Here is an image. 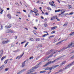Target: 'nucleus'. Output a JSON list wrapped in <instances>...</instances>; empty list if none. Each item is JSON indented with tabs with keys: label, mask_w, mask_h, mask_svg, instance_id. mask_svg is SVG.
Here are the masks:
<instances>
[{
	"label": "nucleus",
	"mask_w": 74,
	"mask_h": 74,
	"mask_svg": "<svg viewBox=\"0 0 74 74\" xmlns=\"http://www.w3.org/2000/svg\"><path fill=\"white\" fill-rule=\"evenodd\" d=\"M56 60L53 61H49L45 65L43 66V67H45V66H48L49 64H51V63H54L55 62Z\"/></svg>",
	"instance_id": "f257e3e1"
},
{
	"label": "nucleus",
	"mask_w": 74,
	"mask_h": 74,
	"mask_svg": "<svg viewBox=\"0 0 74 74\" xmlns=\"http://www.w3.org/2000/svg\"><path fill=\"white\" fill-rule=\"evenodd\" d=\"M52 55L51 56H48L46 58H45V59L44 60V61H42L43 62H45L46 61H49V58H50V57H52Z\"/></svg>",
	"instance_id": "f03ea898"
},
{
	"label": "nucleus",
	"mask_w": 74,
	"mask_h": 74,
	"mask_svg": "<svg viewBox=\"0 0 74 74\" xmlns=\"http://www.w3.org/2000/svg\"><path fill=\"white\" fill-rule=\"evenodd\" d=\"M39 64H38L36 65V66H34L32 68V69H31V70H35L36 69H37L38 68L40 67L39 66Z\"/></svg>",
	"instance_id": "7ed1b4c3"
},
{
	"label": "nucleus",
	"mask_w": 74,
	"mask_h": 74,
	"mask_svg": "<svg viewBox=\"0 0 74 74\" xmlns=\"http://www.w3.org/2000/svg\"><path fill=\"white\" fill-rule=\"evenodd\" d=\"M24 52L23 53V54L21 55H20V56H18L16 58V59H18H18L19 60L20 59V58H21L23 56V55H24Z\"/></svg>",
	"instance_id": "20e7f679"
},
{
	"label": "nucleus",
	"mask_w": 74,
	"mask_h": 74,
	"mask_svg": "<svg viewBox=\"0 0 74 74\" xmlns=\"http://www.w3.org/2000/svg\"><path fill=\"white\" fill-rule=\"evenodd\" d=\"M8 42H10V40H7L6 41H5V40H3L2 42V44H5L8 43Z\"/></svg>",
	"instance_id": "39448f33"
},
{
	"label": "nucleus",
	"mask_w": 74,
	"mask_h": 74,
	"mask_svg": "<svg viewBox=\"0 0 74 74\" xmlns=\"http://www.w3.org/2000/svg\"><path fill=\"white\" fill-rule=\"evenodd\" d=\"M7 32H7L6 33H14V31L11 30H7Z\"/></svg>",
	"instance_id": "423d86ee"
},
{
	"label": "nucleus",
	"mask_w": 74,
	"mask_h": 74,
	"mask_svg": "<svg viewBox=\"0 0 74 74\" xmlns=\"http://www.w3.org/2000/svg\"><path fill=\"white\" fill-rule=\"evenodd\" d=\"M73 45V43H71L69 45L68 47H66V49H67L68 48H70L71 47H72V46Z\"/></svg>",
	"instance_id": "0eeeda50"
},
{
	"label": "nucleus",
	"mask_w": 74,
	"mask_h": 74,
	"mask_svg": "<svg viewBox=\"0 0 74 74\" xmlns=\"http://www.w3.org/2000/svg\"><path fill=\"white\" fill-rule=\"evenodd\" d=\"M65 49H66V47H63L60 50L58 51L59 52H61L62 51H63V50H64Z\"/></svg>",
	"instance_id": "6e6552de"
},
{
	"label": "nucleus",
	"mask_w": 74,
	"mask_h": 74,
	"mask_svg": "<svg viewBox=\"0 0 74 74\" xmlns=\"http://www.w3.org/2000/svg\"><path fill=\"white\" fill-rule=\"evenodd\" d=\"M25 62H26V61L25 60L24 62H23L22 64V65L21 67H23L25 66Z\"/></svg>",
	"instance_id": "1a4fd4ad"
},
{
	"label": "nucleus",
	"mask_w": 74,
	"mask_h": 74,
	"mask_svg": "<svg viewBox=\"0 0 74 74\" xmlns=\"http://www.w3.org/2000/svg\"><path fill=\"white\" fill-rule=\"evenodd\" d=\"M64 70V68H63V69H60L58 72H56V73L57 74V73H60V72H62V71H63Z\"/></svg>",
	"instance_id": "9d476101"
},
{
	"label": "nucleus",
	"mask_w": 74,
	"mask_h": 74,
	"mask_svg": "<svg viewBox=\"0 0 74 74\" xmlns=\"http://www.w3.org/2000/svg\"><path fill=\"white\" fill-rule=\"evenodd\" d=\"M3 50H2L0 51V56H1L3 55Z\"/></svg>",
	"instance_id": "9b49d317"
},
{
	"label": "nucleus",
	"mask_w": 74,
	"mask_h": 74,
	"mask_svg": "<svg viewBox=\"0 0 74 74\" xmlns=\"http://www.w3.org/2000/svg\"><path fill=\"white\" fill-rule=\"evenodd\" d=\"M25 71V69H23V70L21 71L20 72H18V73L17 74H21V73H22V72H23V71Z\"/></svg>",
	"instance_id": "f8f14e48"
},
{
	"label": "nucleus",
	"mask_w": 74,
	"mask_h": 74,
	"mask_svg": "<svg viewBox=\"0 0 74 74\" xmlns=\"http://www.w3.org/2000/svg\"><path fill=\"white\" fill-rule=\"evenodd\" d=\"M49 4H50V5H51V6H54V7H55V4H52V2H49Z\"/></svg>",
	"instance_id": "ddd939ff"
},
{
	"label": "nucleus",
	"mask_w": 74,
	"mask_h": 74,
	"mask_svg": "<svg viewBox=\"0 0 74 74\" xmlns=\"http://www.w3.org/2000/svg\"><path fill=\"white\" fill-rule=\"evenodd\" d=\"M66 61H64L63 62H62L61 64L60 65L61 66H62V65H63L64 64H65L66 63Z\"/></svg>",
	"instance_id": "4468645a"
},
{
	"label": "nucleus",
	"mask_w": 74,
	"mask_h": 74,
	"mask_svg": "<svg viewBox=\"0 0 74 74\" xmlns=\"http://www.w3.org/2000/svg\"><path fill=\"white\" fill-rule=\"evenodd\" d=\"M4 67V65H2L1 67H0V70H1L3 69V67Z\"/></svg>",
	"instance_id": "2eb2a0df"
},
{
	"label": "nucleus",
	"mask_w": 74,
	"mask_h": 74,
	"mask_svg": "<svg viewBox=\"0 0 74 74\" xmlns=\"http://www.w3.org/2000/svg\"><path fill=\"white\" fill-rule=\"evenodd\" d=\"M53 50H51L50 51H48V52H47V54H49V53H51V52H52V51H53Z\"/></svg>",
	"instance_id": "dca6fc26"
},
{
	"label": "nucleus",
	"mask_w": 74,
	"mask_h": 74,
	"mask_svg": "<svg viewBox=\"0 0 74 74\" xmlns=\"http://www.w3.org/2000/svg\"><path fill=\"white\" fill-rule=\"evenodd\" d=\"M8 17V18H9V19H11V15L10 14H9L7 15Z\"/></svg>",
	"instance_id": "f3484780"
},
{
	"label": "nucleus",
	"mask_w": 74,
	"mask_h": 74,
	"mask_svg": "<svg viewBox=\"0 0 74 74\" xmlns=\"http://www.w3.org/2000/svg\"><path fill=\"white\" fill-rule=\"evenodd\" d=\"M55 18H56V16H54L51 18V21L53 20V19H55Z\"/></svg>",
	"instance_id": "a211bd4d"
},
{
	"label": "nucleus",
	"mask_w": 74,
	"mask_h": 74,
	"mask_svg": "<svg viewBox=\"0 0 74 74\" xmlns=\"http://www.w3.org/2000/svg\"><path fill=\"white\" fill-rule=\"evenodd\" d=\"M46 72V71H42L40 72V73H45Z\"/></svg>",
	"instance_id": "6ab92c4d"
},
{
	"label": "nucleus",
	"mask_w": 74,
	"mask_h": 74,
	"mask_svg": "<svg viewBox=\"0 0 74 74\" xmlns=\"http://www.w3.org/2000/svg\"><path fill=\"white\" fill-rule=\"evenodd\" d=\"M63 41H64V40H62L59 42H58V43H57L56 44V45H58V44H60V43H61V42H63Z\"/></svg>",
	"instance_id": "aec40b11"
},
{
	"label": "nucleus",
	"mask_w": 74,
	"mask_h": 74,
	"mask_svg": "<svg viewBox=\"0 0 74 74\" xmlns=\"http://www.w3.org/2000/svg\"><path fill=\"white\" fill-rule=\"evenodd\" d=\"M52 67H49V72L50 73L51 72V71L52 70Z\"/></svg>",
	"instance_id": "412c9836"
},
{
	"label": "nucleus",
	"mask_w": 74,
	"mask_h": 74,
	"mask_svg": "<svg viewBox=\"0 0 74 74\" xmlns=\"http://www.w3.org/2000/svg\"><path fill=\"white\" fill-rule=\"evenodd\" d=\"M6 58V56H4L1 59V60H3L4 59H5Z\"/></svg>",
	"instance_id": "4be33fe9"
},
{
	"label": "nucleus",
	"mask_w": 74,
	"mask_h": 74,
	"mask_svg": "<svg viewBox=\"0 0 74 74\" xmlns=\"http://www.w3.org/2000/svg\"><path fill=\"white\" fill-rule=\"evenodd\" d=\"M9 60V59H7L6 60H5L4 62V63L5 64H7V62H8Z\"/></svg>",
	"instance_id": "5701e85b"
},
{
	"label": "nucleus",
	"mask_w": 74,
	"mask_h": 74,
	"mask_svg": "<svg viewBox=\"0 0 74 74\" xmlns=\"http://www.w3.org/2000/svg\"><path fill=\"white\" fill-rule=\"evenodd\" d=\"M72 65V64H71V63L70 64H69L68 65H67V67H70L71 66V65Z\"/></svg>",
	"instance_id": "b1692460"
},
{
	"label": "nucleus",
	"mask_w": 74,
	"mask_h": 74,
	"mask_svg": "<svg viewBox=\"0 0 74 74\" xmlns=\"http://www.w3.org/2000/svg\"><path fill=\"white\" fill-rule=\"evenodd\" d=\"M51 68L53 69H55L56 68V66L55 65H53V66Z\"/></svg>",
	"instance_id": "393cba45"
},
{
	"label": "nucleus",
	"mask_w": 74,
	"mask_h": 74,
	"mask_svg": "<svg viewBox=\"0 0 74 74\" xmlns=\"http://www.w3.org/2000/svg\"><path fill=\"white\" fill-rule=\"evenodd\" d=\"M67 23H67V22H66V23L63 25V26H67Z\"/></svg>",
	"instance_id": "a878e982"
},
{
	"label": "nucleus",
	"mask_w": 74,
	"mask_h": 74,
	"mask_svg": "<svg viewBox=\"0 0 74 74\" xmlns=\"http://www.w3.org/2000/svg\"><path fill=\"white\" fill-rule=\"evenodd\" d=\"M65 12V11L63 10H62L61 12V13H62V14H63Z\"/></svg>",
	"instance_id": "bb28decb"
},
{
	"label": "nucleus",
	"mask_w": 74,
	"mask_h": 74,
	"mask_svg": "<svg viewBox=\"0 0 74 74\" xmlns=\"http://www.w3.org/2000/svg\"><path fill=\"white\" fill-rule=\"evenodd\" d=\"M42 46V45H39L37 47V48H39V47H41Z\"/></svg>",
	"instance_id": "cd10ccee"
},
{
	"label": "nucleus",
	"mask_w": 74,
	"mask_h": 74,
	"mask_svg": "<svg viewBox=\"0 0 74 74\" xmlns=\"http://www.w3.org/2000/svg\"><path fill=\"white\" fill-rule=\"evenodd\" d=\"M5 29H8L10 28V26L7 27V25H6L5 26Z\"/></svg>",
	"instance_id": "c85d7f7f"
},
{
	"label": "nucleus",
	"mask_w": 74,
	"mask_h": 74,
	"mask_svg": "<svg viewBox=\"0 0 74 74\" xmlns=\"http://www.w3.org/2000/svg\"><path fill=\"white\" fill-rule=\"evenodd\" d=\"M74 34V32H71L70 34V36H72V35H73V34Z\"/></svg>",
	"instance_id": "c756f323"
},
{
	"label": "nucleus",
	"mask_w": 74,
	"mask_h": 74,
	"mask_svg": "<svg viewBox=\"0 0 74 74\" xmlns=\"http://www.w3.org/2000/svg\"><path fill=\"white\" fill-rule=\"evenodd\" d=\"M72 7L71 5H69L68 6V8H69V9H70Z\"/></svg>",
	"instance_id": "7c9ffc66"
},
{
	"label": "nucleus",
	"mask_w": 74,
	"mask_h": 74,
	"mask_svg": "<svg viewBox=\"0 0 74 74\" xmlns=\"http://www.w3.org/2000/svg\"><path fill=\"white\" fill-rule=\"evenodd\" d=\"M55 27H52L51 29V30H54V29H55Z\"/></svg>",
	"instance_id": "2f4dec72"
},
{
	"label": "nucleus",
	"mask_w": 74,
	"mask_h": 74,
	"mask_svg": "<svg viewBox=\"0 0 74 74\" xmlns=\"http://www.w3.org/2000/svg\"><path fill=\"white\" fill-rule=\"evenodd\" d=\"M33 71H30L29 72H28L27 73L28 74H30V73H33Z\"/></svg>",
	"instance_id": "473e14b6"
},
{
	"label": "nucleus",
	"mask_w": 74,
	"mask_h": 74,
	"mask_svg": "<svg viewBox=\"0 0 74 74\" xmlns=\"http://www.w3.org/2000/svg\"><path fill=\"white\" fill-rule=\"evenodd\" d=\"M56 32L55 31H53L51 32V34H53V33H55Z\"/></svg>",
	"instance_id": "72a5a7b5"
},
{
	"label": "nucleus",
	"mask_w": 74,
	"mask_h": 74,
	"mask_svg": "<svg viewBox=\"0 0 74 74\" xmlns=\"http://www.w3.org/2000/svg\"><path fill=\"white\" fill-rule=\"evenodd\" d=\"M19 49L17 50L14 51V52H19Z\"/></svg>",
	"instance_id": "f704fd0d"
},
{
	"label": "nucleus",
	"mask_w": 74,
	"mask_h": 74,
	"mask_svg": "<svg viewBox=\"0 0 74 74\" xmlns=\"http://www.w3.org/2000/svg\"><path fill=\"white\" fill-rule=\"evenodd\" d=\"M34 10L35 11H36V12H38V10H37L36 9V8H34Z\"/></svg>",
	"instance_id": "c9c22d12"
},
{
	"label": "nucleus",
	"mask_w": 74,
	"mask_h": 74,
	"mask_svg": "<svg viewBox=\"0 0 74 74\" xmlns=\"http://www.w3.org/2000/svg\"><path fill=\"white\" fill-rule=\"evenodd\" d=\"M29 42H27L25 44V45L24 46V47H26V46H27V44H28Z\"/></svg>",
	"instance_id": "e433bc0d"
},
{
	"label": "nucleus",
	"mask_w": 74,
	"mask_h": 74,
	"mask_svg": "<svg viewBox=\"0 0 74 74\" xmlns=\"http://www.w3.org/2000/svg\"><path fill=\"white\" fill-rule=\"evenodd\" d=\"M47 9L49 10H50V11L51 10V9L50 8L47 7Z\"/></svg>",
	"instance_id": "4c0bfd02"
},
{
	"label": "nucleus",
	"mask_w": 74,
	"mask_h": 74,
	"mask_svg": "<svg viewBox=\"0 0 74 74\" xmlns=\"http://www.w3.org/2000/svg\"><path fill=\"white\" fill-rule=\"evenodd\" d=\"M68 14V13H65V14H63V15L64 16H66V15H67V14Z\"/></svg>",
	"instance_id": "58836bf2"
},
{
	"label": "nucleus",
	"mask_w": 74,
	"mask_h": 74,
	"mask_svg": "<svg viewBox=\"0 0 74 74\" xmlns=\"http://www.w3.org/2000/svg\"><path fill=\"white\" fill-rule=\"evenodd\" d=\"M60 11V10L59 9L57 10H56V12H59Z\"/></svg>",
	"instance_id": "ea45409f"
},
{
	"label": "nucleus",
	"mask_w": 74,
	"mask_h": 74,
	"mask_svg": "<svg viewBox=\"0 0 74 74\" xmlns=\"http://www.w3.org/2000/svg\"><path fill=\"white\" fill-rule=\"evenodd\" d=\"M5 71H8V68H6L5 70Z\"/></svg>",
	"instance_id": "a19ab883"
},
{
	"label": "nucleus",
	"mask_w": 74,
	"mask_h": 74,
	"mask_svg": "<svg viewBox=\"0 0 74 74\" xmlns=\"http://www.w3.org/2000/svg\"><path fill=\"white\" fill-rule=\"evenodd\" d=\"M56 19L58 21H60V19H58V18H56Z\"/></svg>",
	"instance_id": "79ce46f5"
},
{
	"label": "nucleus",
	"mask_w": 74,
	"mask_h": 74,
	"mask_svg": "<svg viewBox=\"0 0 74 74\" xmlns=\"http://www.w3.org/2000/svg\"><path fill=\"white\" fill-rule=\"evenodd\" d=\"M30 40L31 41H34V39L33 38H30Z\"/></svg>",
	"instance_id": "37998d69"
},
{
	"label": "nucleus",
	"mask_w": 74,
	"mask_h": 74,
	"mask_svg": "<svg viewBox=\"0 0 74 74\" xmlns=\"http://www.w3.org/2000/svg\"><path fill=\"white\" fill-rule=\"evenodd\" d=\"M36 41H40V39L39 38L36 39Z\"/></svg>",
	"instance_id": "c03bdc74"
},
{
	"label": "nucleus",
	"mask_w": 74,
	"mask_h": 74,
	"mask_svg": "<svg viewBox=\"0 0 74 74\" xmlns=\"http://www.w3.org/2000/svg\"><path fill=\"white\" fill-rule=\"evenodd\" d=\"M66 56L65 55H63L62 56L60 57V58H63V57H64V56Z\"/></svg>",
	"instance_id": "a18cd8bd"
},
{
	"label": "nucleus",
	"mask_w": 74,
	"mask_h": 74,
	"mask_svg": "<svg viewBox=\"0 0 74 74\" xmlns=\"http://www.w3.org/2000/svg\"><path fill=\"white\" fill-rule=\"evenodd\" d=\"M44 26H45V27H47V25L46 24H45L44 25Z\"/></svg>",
	"instance_id": "49530a36"
},
{
	"label": "nucleus",
	"mask_w": 74,
	"mask_h": 74,
	"mask_svg": "<svg viewBox=\"0 0 74 74\" xmlns=\"http://www.w3.org/2000/svg\"><path fill=\"white\" fill-rule=\"evenodd\" d=\"M39 58H40V57L39 56H38V57H37V58L36 59V60H38V59H39Z\"/></svg>",
	"instance_id": "de8ad7c7"
},
{
	"label": "nucleus",
	"mask_w": 74,
	"mask_h": 74,
	"mask_svg": "<svg viewBox=\"0 0 74 74\" xmlns=\"http://www.w3.org/2000/svg\"><path fill=\"white\" fill-rule=\"evenodd\" d=\"M73 14V12H71L69 14V15H72V14Z\"/></svg>",
	"instance_id": "09e8293b"
},
{
	"label": "nucleus",
	"mask_w": 74,
	"mask_h": 74,
	"mask_svg": "<svg viewBox=\"0 0 74 74\" xmlns=\"http://www.w3.org/2000/svg\"><path fill=\"white\" fill-rule=\"evenodd\" d=\"M46 36H47V35L46 34H45L42 36L43 37H46Z\"/></svg>",
	"instance_id": "8fccbe9b"
},
{
	"label": "nucleus",
	"mask_w": 74,
	"mask_h": 74,
	"mask_svg": "<svg viewBox=\"0 0 74 74\" xmlns=\"http://www.w3.org/2000/svg\"><path fill=\"white\" fill-rule=\"evenodd\" d=\"M26 42V40H25L24 42H21V44H22L23 43H25Z\"/></svg>",
	"instance_id": "3c124183"
},
{
	"label": "nucleus",
	"mask_w": 74,
	"mask_h": 74,
	"mask_svg": "<svg viewBox=\"0 0 74 74\" xmlns=\"http://www.w3.org/2000/svg\"><path fill=\"white\" fill-rule=\"evenodd\" d=\"M41 40H44V38H41Z\"/></svg>",
	"instance_id": "603ef678"
},
{
	"label": "nucleus",
	"mask_w": 74,
	"mask_h": 74,
	"mask_svg": "<svg viewBox=\"0 0 74 74\" xmlns=\"http://www.w3.org/2000/svg\"><path fill=\"white\" fill-rule=\"evenodd\" d=\"M45 15H48V13L47 12L45 13Z\"/></svg>",
	"instance_id": "864d4df0"
},
{
	"label": "nucleus",
	"mask_w": 74,
	"mask_h": 74,
	"mask_svg": "<svg viewBox=\"0 0 74 74\" xmlns=\"http://www.w3.org/2000/svg\"><path fill=\"white\" fill-rule=\"evenodd\" d=\"M71 63V64L72 65V64H74V61H73V62Z\"/></svg>",
	"instance_id": "5fc2aeb1"
},
{
	"label": "nucleus",
	"mask_w": 74,
	"mask_h": 74,
	"mask_svg": "<svg viewBox=\"0 0 74 74\" xmlns=\"http://www.w3.org/2000/svg\"><path fill=\"white\" fill-rule=\"evenodd\" d=\"M74 56L71 57V59H72L74 57Z\"/></svg>",
	"instance_id": "6e6d98bb"
},
{
	"label": "nucleus",
	"mask_w": 74,
	"mask_h": 74,
	"mask_svg": "<svg viewBox=\"0 0 74 74\" xmlns=\"http://www.w3.org/2000/svg\"><path fill=\"white\" fill-rule=\"evenodd\" d=\"M1 30L3 29V26L2 25L1 26Z\"/></svg>",
	"instance_id": "4d7b16f0"
},
{
	"label": "nucleus",
	"mask_w": 74,
	"mask_h": 74,
	"mask_svg": "<svg viewBox=\"0 0 74 74\" xmlns=\"http://www.w3.org/2000/svg\"><path fill=\"white\" fill-rule=\"evenodd\" d=\"M14 45H11V47H14Z\"/></svg>",
	"instance_id": "13d9d810"
},
{
	"label": "nucleus",
	"mask_w": 74,
	"mask_h": 74,
	"mask_svg": "<svg viewBox=\"0 0 74 74\" xmlns=\"http://www.w3.org/2000/svg\"><path fill=\"white\" fill-rule=\"evenodd\" d=\"M64 40L63 41H67V39H65V40Z\"/></svg>",
	"instance_id": "bf43d9fd"
},
{
	"label": "nucleus",
	"mask_w": 74,
	"mask_h": 74,
	"mask_svg": "<svg viewBox=\"0 0 74 74\" xmlns=\"http://www.w3.org/2000/svg\"><path fill=\"white\" fill-rule=\"evenodd\" d=\"M41 18V19H44V17L42 16H41L40 17Z\"/></svg>",
	"instance_id": "052dcab7"
},
{
	"label": "nucleus",
	"mask_w": 74,
	"mask_h": 74,
	"mask_svg": "<svg viewBox=\"0 0 74 74\" xmlns=\"http://www.w3.org/2000/svg\"><path fill=\"white\" fill-rule=\"evenodd\" d=\"M23 11L24 12H26V11L25 10H23Z\"/></svg>",
	"instance_id": "680f3d73"
},
{
	"label": "nucleus",
	"mask_w": 74,
	"mask_h": 74,
	"mask_svg": "<svg viewBox=\"0 0 74 74\" xmlns=\"http://www.w3.org/2000/svg\"><path fill=\"white\" fill-rule=\"evenodd\" d=\"M55 53H56V51L53 52V53H52V55H53V54H55Z\"/></svg>",
	"instance_id": "e2e57ef3"
},
{
	"label": "nucleus",
	"mask_w": 74,
	"mask_h": 74,
	"mask_svg": "<svg viewBox=\"0 0 74 74\" xmlns=\"http://www.w3.org/2000/svg\"><path fill=\"white\" fill-rule=\"evenodd\" d=\"M59 59H60V57L56 59V60H59Z\"/></svg>",
	"instance_id": "0e129e2a"
},
{
	"label": "nucleus",
	"mask_w": 74,
	"mask_h": 74,
	"mask_svg": "<svg viewBox=\"0 0 74 74\" xmlns=\"http://www.w3.org/2000/svg\"><path fill=\"white\" fill-rule=\"evenodd\" d=\"M54 37V36L53 35L50 36V37L52 38V37Z\"/></svg>",
	"instance_id": "69168bd1"
},
{
	"label": "nucleus",
	"mask_w": 74,
	"mask_h": 74,
	"mask_svg": "<svg viewBox=\"0 0 74 74\" xmlns=\"http://www.w3.org/2000/svg\"><path fill=\"white\" fill-rule=\"evenodd\" d=\"M7 10H9L10 8H7Z\"/></svg>",
	"instance_id": "338daca9"
},
{
	"label": "nucleus",
	"mask_w": 74,
	"mask_h": 74,
	"mask_svg": "<svg viewBox=\"0 0 74 74\" xmlns=\"http://www.w3.org/2000/svg\"><path fill=\"white\" fill-rule=\"evenodd\" d=\"M49 67L47 68V70H49Z\"/></svg>",
	"instance_id": "774afa93"
}]
</instances>
